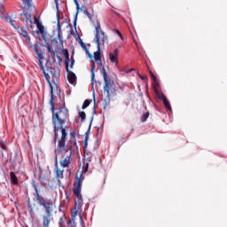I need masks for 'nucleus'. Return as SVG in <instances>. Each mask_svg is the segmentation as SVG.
Returning <instances> with one entry per match:
<instances>
[{"label":"nucleus","mask_w":227,"mask_h":227,"mask_svg":"<svg viewBox=\"0 0 227 227\" xmlns=\"http://www.w3.org/2000/svg\"><path fill=\"white\" fill-rule=\"evenodd\" d=\"M50 87V105H51V111L52 113V123H53V132H54V145H56L58 141V132L61 130L63 132V125L68 120L70 115L68 114V108L67 106H62L56 109L54 105V87L52 86V82H48Z\"/></svg>","instance_id":"1"},{"label":"nucleus","mask_w":227,"mask_h":227,"mask_svg":"<svg viewBox=\"0 0 227 227\" xmlns=\"http://www.w3.org/2000/svg\"><path fill=\"white\" fill-rule=\"evenodd\" d=\"M31 185L35 191L34 196L35 198V201L40 205V207H43V211L44 212L43 215H42V222H43V227H50L51 222L54 219V210L56 208V205H54V202L51 199H47L40 195V190H38V183L35 180L31 182Z\"/></svg>","instance_id":"2"},{"label":"nucleus","mask_w":227,"mask_h":227,"mask_svg":"<svg viewBox=\"0 0 227 227\" xmlns=\"http://www.w3.org/2000/svg\"><path fill=\"white\" fill-rule=\"evenodd\" d=\"M67 129H62L61 137L59 140V149L57 155L59 157V164L61 168H70L72 164V153H74V147L77 145H74V142H70L69 148H67Z\"/></svg>","instance_id":"3"},{"label":"nucleus","mask_w":227,"mask_h":227,"mask_svg":"<svg viewBox=\"0 0 227 227\" xmlns=\"http://www.w3.org/2000/svg\"><path fill=\"white\" fill-rule=\"evenodd\" d=\"M95 42L97 43L98 51L94 52V59L98 62V67H102V53L100 52V42L106 43V33L100 31V22L97 21L95 27Z\"/></svg>","instance_id":"4"},{"label":"nucleus","mask_w":227,"mask_h":227,"mask_svg":"<svg viewBox=\"0 0 227 227\" xmlns=\"http://www.w3.org/2000/svg\"><path fill=\"white\" fill-rule=\"evenodd\" d=\"M32 47L34 49V52H35V54L37 55L39 67L44 75L46 82H50L51 76L49 75V73L45 71V67H43V52L42 51V50H40V45L38 43L34 44Z\"/></svg>","instance_id":"5"},{"label":"nucleus","mask_w":227,"mask_h":227,"mask_svg":"<svg viewBox=\"0 0 227 227\" xmlns=\"http://www.w3.org/2000/svg\"><path fill=\"white\" fill-rule=\"evenodd\" d=\"M82 180H84V177L82 176V173H80V176H78L77 175L75 176L73 192L74 196L77 198L78 203H82V195L81 194V187H82Z\"/></svg>","instance_id":"6"},{"label":"nucleus","mask_w":227,"mask_h":227,"mask_svg":"<svg viewBox=\"0 0 227 227\" xmlns=\"http://www.w3.org/2000/svg\"><path fill=\"white\" fill-rule=\"evenodd\" d=\"M64 56H65V67L67 74V80L70 82V84H75V81H77V76L68 67L70 65V54L68 53V50H64Z\"/></svg>","instance_id":"7"},{"label":"nucleus","mask_w":227,"mask_h":227,"mask_svg":"<svg viewBox=\"0 0 227 227\" xmlns=\"http://www.w3.org/2000/svg\"><path fill=\"white\" fill-rule=\"evenodd\" d=\"M101 68V74L104 78L105 86H104V91L107 93V97H111V88L113 86V82L111 81V78L107 76V73L106 72V67L104 66L99 67Z\"/></svg>","instance_id":"8"},{"label":"nucleus","mask_w":227,"mask_h":227,"mask_svg":"<svg viewBox=\"0 0 227 227\" xmlns=\"http://www.w3.org/2000/svg\"><path fill=\"white\" fill-rule=\"evenodd\" d=\"M45 67L47 72H49V74H51L53 79H59V75H61V73L59 71H56L55 67H51V62L49 60L46 61Z\"/></svg>","instance_id":"9"},{"label":"nucleus","mask_w":227,"mask_h":227,"mask_svg":"<svg viewBox=\"0 0 227 227\" xmlns=\"http://www.w3.org/2000/svg\"><path fill=\"white\" fill-rule=\"evenodd\" d=\"M46 47L52 58L53 61H56V56L58 58L59 61H61V57H59V55H58V46H56L55 49H52V47H51V43H47Z\"/></svg>","instance_id":"10"},{"label":"nucleus","mask_w":227,"mask_h":227,"mask_svg":"<svg viewBox=\"0 0 227 227\" xmlns=\"http://www.w3.org/2000/svg\"><path fill=\"white\" fill-rule=\"evenodd\" d=\"M58 157H59V155H56L55 157V178L56 180H58L59 184V182H61V180L59 179V176H61V175H63V173H65V170H61L59 169V167L58 166Z\"/></svg>","instance_id":"11"},{"label":"nucleus","mask_w":227,"mask_h":227,"mask_svg":"<svg viewBox=\"0 0 227 227\" xmlns=\"http://www.w3.org/2000/svg\"><path fill=\"white\" fill-rule=\"evenodd\" d=\"M57 22L58 38L60 43H63V31L61 30V26H63V23L59 21V12L57 13Z\"/></svg>","instance_id":"12"},{"label":"nucleus","mask_w":227,"mask_h":227,"mask_svg":"<svg viewBox=\"0 0 227 227\" xmlns=\"http://www.w3.org/2000/svg\"><path fill=\"white\" fill-rule=\"evenodd\" d=\"M118 54H120L118 49H115L113 52L109 53V59L111 63H115V65H118Z\"/></svg>","instance_id":"13"},{"label":"nucleus","mask_w":227,"mask_h":227,"mask_svg":"<svg viewBox=\"0 0 227 227\" xmlns=\"http://www.w3.org/2000/svg\"><path fill=\"white\" fill-rule=\"evenodd\" d=\"M91 123H93V117L91 118L89 129L85 132V139L83 142V149L86 150L88 148V141L90 140V130H91Z\"/></svg>","instance_id":"14"},{"label":"nucleus","mask_w":227,"mask_h":227,"mask_svg":"<svg viewBox=\"0 0 227 227\" xmlns=\"http://www.w3.org/2000/svg\"><path fill=\"white\" fill-rule=\"evenodd\" d=\"M21 15L25 17L26 22H30V24H33V20H31V12H27V10H23Z\"/></svg>","instance_id":"15"},{"label":"nucleus","mask_w":227,"mask_h":227,"mask_svg":"<svg viewBox=\"0 0 227 227\" xmlns=\"http://www.w3.org/2000/svg\"><path fill=\"white\" fill-rule=\"evenodd\" d=\"M74 3L75 4L76 10H77V12L74 15V27H77V15H79L80 7H79V2L77 0H74Z\"/></svg>","instance_id":"16"},{"label":"nucleus","mask_w":227,"mask_h":227,"mask_svg":"<svg viewBox=\"0 0 227 227\" xmlns=\"http://www.w3.org/2000/svg\"><path fill=\"white\" fill-rule=\"evenodd\" d=\"M10 178L12 185H19V179L17 178V176L15 175V172L10 173Z\"/></svg>","instance_id":"17"},{"label":"nucleus","mask_w":227,"mask_h":227,"mask_svg":"<svg viewBox=\"0 0 227 227\" xmlns=\"http://www.w3.org/2000/svg\"><path fill=\"white\" fill-rule=\"evenodd\" d=\"M16 29L18 30V33L21 35V36H23L24 38L29 39V37L27 36V31L24 29V27H18Z\"/></svg>","instance_id":"18"},{"label":"nucleus","mask_w":227,"mask_h":227,"mask_svg":"<svg viewBox=\"0 0 227 227\" xmlns=\"http://www.w3.org/2000/svg\"><path fill=\"white\" fill-rule=\"evenodd\" d=\"M90 73H91V84H95V63L91 64V68H90Z\"/></svg>","instance_id":"19"},{"label":"nucleus","mask_w":227,"mask_h":227,"mask_svg":"<svg viewBox=\"0 0 227 227\" xmlns=\"http://www.w3.org/2000/svg\"><path fill=\"white\" fill-rule=\"evenodd\" d=\"M79 44L81 45L82 49H83V51H86L87 54H90V51H88V47H86V43H84V42H82V39L79 38Z\"/></svg>","instance_id":"20"},{"label":"nucleus","mask_w":227,"mask_h":227,"mask_svg":"<svg viewBox=\"0 0 227 227\" xmlns=\"http://www.w3.org/2000/svg\"><path fill=\"white\" fill-rule=\"evenodd\" d=\"M70 143H74V145H77V140L75 139V131H72L70 133Z\"/></svg>","instance_id":"21"},{"label":"nucleus","mask_w":227,"mask_h":227,"mask_svg":"<svg viewBox=\"0 0 227 227\" xmlns=\"http://www.w3.org/2000/svg\"><path fill=\"white\" fill-rule=\"evenodd\" d=\"M163 105L165 106L166 109H169V111H171V105L167 98H163Z\"/></svg>","instance_id":"22"},{"label":"nucleus","mask_w":227,"mask_h":227,"mask_svg":"<svg viewBox=\"0 0 227 227\" xmlns=\"http://www.w3.org/2000/svg\"><path fill=\"white\" fill-rule=\"evenodd\" d=\"M6 20L7 22H9V24H11V26H12V27H14V29L18 28L17 27H15V24H14L15 20H13L12 17H7Z\"/></svg>","instance_id":"23"},{"label":"nucleus","mask_w":227,"mask_h":227,"mask_svg":"<svg viewBox=\"0 0 227 227\" xmlns=\"http://www.w3.org/2000/svg\"><path fill=\"white\" fill-rule=\"evenodd\" d=\"M37 29L41 33V35H43V33H45V27H43L42 23L37 25Z\"/></svg>","instance_id":"24"},{"label":"nucleus","mask_w":227,"mask_h":227,"mask_svg":"<svg viewBox=\"0 0 227 227\" xmlns=\"http://www.w3.org/2000/svg\"><path fill=\"white\" fill-rule=\"evenodd\" d=\"M90 104H91V100L86 99V100L83 102V105H82V109H86L87 107L90 106Z\"/></svg>","instance_id":"25"},{"label":"nucleus","mask_w":227,"mask_h":227,"mask_svg":"<svg viewBox=\"0 0 227 227\" xmlns=\"http://www.w3.org/2000/svg\"><path fill=\"white\" fill-rule=\"evenodd\" d=\"M67 227H77V224L73 220L68 219L67 222Z\"/></svg>","instance_id":"26"},{"label":"nucleus","mask_w":227,"mask_h":227,"mask_svg":"<svg viewBox=\"0 0 227 227\" xmlns=\"http://www.w3.org/2000/svg\"><path fill=\"white\" fill-rule=\"evenodd\" d=\"M150 116V113L146 112L141 117V121H146L148 120V117Z\"/></svg>","instance_id":"27"},{"label":"nucleus","mask_w":227,"mask_h":227,"mask_svg":"<svg viewBox=\"0 0 227 227\" xmlns=\"http://www.w3.org/2000/svg\"><path fill=\"white\" fill-rule=\"evenodd\" d=\"M79 118H81V121H84V120H86V113L85 112H80L79 113Z\"/></svg>","instance_id":"28"},{"label":"nucleus","mask_w":227,"mask_h":227,"mask_svg":"<svg viewBox=\"0 0 227 227\" xmlns=\"http://www.w3.org/2000/svg\"><path fill=\"white\" fill-rule=\"evenodd\" d=\"M85 157L89 162H91V158L93 157V154L91 153H85Z\"/></svg>","instance_id":"29"},{"label":"nucleus","mask_w":227,"mask_h":227,"mask_svg":"<svg viewBox=\"0 0 227 227\" xmlns=\"http://www.w3.org/2000/svg\"><path fill=\"white\" fill-rule=\"evenodd\" d=\"M77 214H79V211L75 209V210L72 213V219H71V221L75 222V217L77 216Z\"/></svg>","instance_id":"30"},{"label":"nucleus","mask_w":227,"mask_h":227,"mask_svg":"<svg viewBox=\"0 0 227 227\" xmlns=\"http://www.w3.org/2000/svg\"><path fill=\"white\" fill-rule=\"evenodd\" d=\"M59 224L60 227H65V221L63 220V216L59 218Z\"/></svg>","instance_id":"31"},{"label":"nucleus","mask_w":227,"mask_h":227,"mask_svg":"<svg viewBox=\"0 0 227 227\" xmlns=\"http://www.w3.org/2000/svg\"><path fill=\"white\" fill-rule=\"evenodd\" d=\"M151 74V77L153 79V81H154V82H157V77L155 76V74H153V73L152 71H150Z\"/></svg>","instance_id":"32"},{"label":"nucleus","mask_w":227,"mask_h":227,"mask_svg":"<svg viewBox=\"0 0 227 227\" xmlns=\"http://www.w3.org/2000/svg\"><path fill=\"white\" fill-rule=\"evenodd\" d=\"M115 33L118 35V36H120L121 40H123V35H121V32H120V30L116 29Z\"/></svg>","instance_id":"33"},{"label":"nucleus","mask_w":227,"mask_h":227,"mask_svg":"<svg viewBox=\"0 0 227 227\" xmlns=\"http://www.w3.org/2000/svg\"><path fill=\"white\" fill-rule=\"evenodd\" d=\"M83 13L86 15V17H88V19L91 20V14H90L88 11H83Z\"/></svg>","instance_id":"34"},{"label":"nucleus","mask_w":227,"mask_h":227,"mask_svg":"<svg viewBox=\"0 0 227 227\" xmlns=\"http://www.w3.org/2000/svg\"><path fill=\"white\" fill-rule=\"evenodd\" d=\"M74 65H75V60L74 59V57H71V65L70 67L74 68Z\"/></svg>","instance_id":"35"},{"label":"nucleus","mask_w":227,"mask_h":227,"mask_svg":"<svg viewBox=\"0 0 227 227\" xmlns=\"http://www.w3.org/2000/svg\"><path fill=\"white\" fill-rule=\"evenodd\" d=\"M35 24H36V26H38V24H42L38 19L35 18Z\"/></svg>","instance_id":"36"},{"label":"nucleus","mask_w":227,"mask_h":227,"mask_svg":"<svg viewBox=\"0 0 227 227\" xmlns=\"http://www.w3.org/2000/svg\"><path fill=\"white\" fill-rule=\"evenodd\" d=\"M51 43H52V44L55 43V45H58V40H57V39L51 40Z\"/></svg>","instance_id":"37"},{"label":"nucleus","mask_w":227,"mask_h":227,"mask_svg":"<svg viewBox=\"0 0 227 227\" xmlns=\"http://www.w3.org/2000/svg\"><path fill=\"white\" fill-rule=\"evenodd\" d=\"M54 1H55V4H56V8H57V10H59V5L58 4V0H54Z\"/></svg>","instance_id":"38"},{"label":"nucleus","mask_w":227,"mask_h":227,"mask_svg":"<svg viewBox=\"0 0 227 227\" xmlns=\"http://www.w3.org/2000/svg\"><path fill=\"white\" fill-rule=\"evenodd\" d=\"M28 208H30V212H33V207H31V203L28 202Z\"/></svg>","instance_id":"39"},{"label":"nucleus","mask_w":227,"mask_h":227,"mask_svg":"<svg viewBox=\"0 0 227 227\" xmlns=\"http://www.w3.org/2000/svg\"><path fill=\"white\" fill-rule=\"evenodd\" d=\"M140 79H142V81H145V80L146 79V77H145V76H141V75H140Z\"/></svg>","instance_id":"40"},{"label":"nucleus","mask_w":227,"mask_h":227,"mask_svg":"<svg viewBox=\"0 0 227 227\" xmlns=\"http://www.w3.org/2000/svg\"><path fill=\"white\" fill-rule=\"evenodd\" d=\"M88 166H89V164L87 163L86 164V171H88Z\"/></svg>","instance_id":"41"},{"label":"nucleus","mask_w":227,"mask_h":227,"mask_svg":"<svg viewBox=\"0 0 227 227\" xmlns=\"http://www.w3.org/2000/svg\"><path fill=\"white\" fill-rule=\"evenodd\" d=\"M76 205H77V203H74V209L77 208Z\"/></svg>","instance_id":"42"},{"label":"nucleus","mask_w":227,"mask_h":227,"mask_svg":"<svg viewBox=\"0 0 227 227\" xmlns=\"http://www.w3.org/2000/svg\"><path fill=\"white\" fill-rule=\"evenodd\" d=\"M136 45H137V42L135 41Z\"/></svg>","instance_id":"43"},{"label":"nucleus","mask_w":227,"mask_h":227,"mask_svg":"<svg viewBox=\"0 0 227 227\" xmlns=\"http://www.w3.org/2000/svg\"><path fill=\"white\" fill-rule=\"evenodd\" d=\"M63 217H64V219H67V216L64 215Z\"/></svg>","instance_id":"44"},{"label":"nucleus","mask_w":227,"mask_h":227,"mask_svg":"<svg viewBox=\"0 0 227 227\" xmlns=\"http://www.w3.org/2000/svg\"><path fill=\"white\" fill-rule=\"evenodd\" d=\"M90 58H91V54H89Z\"/></svg>","instance_id":"45"}]
</instances>
